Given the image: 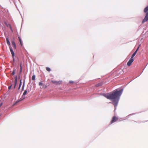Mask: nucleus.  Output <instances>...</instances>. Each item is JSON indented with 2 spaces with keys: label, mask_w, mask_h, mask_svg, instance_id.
Wrapping results in <instances>:
<instances>
[{
  "label": "nucleus",
  "mask_w": 148,
  "mask_h": 148,
  "mask_svg": "<svg viewBox=\"0 0 148 148\" xmlns=\"http://www.w3.org/2000/svg\"><path fill=\"white\" fill-rule=\"evenodd\" d=\"M122 90H115L112 93L103 94V96L107 99L112 101V103L114 105L115 108L117 106L120 97L121 95Z\"/></svg>",
  "instance_id": "1"
},
{
  "label": "nucleus",
  "mask_w": 148,
  "mask_h": 148,
  "mask_svg": "<svg viewBox=\"0 0 148 148\" xmlns=\"http://www.w3.org/2000/svg\"><path fill=\"white\" fill-rule=\"evenodd\" d=\"M7 43L8 45L10 47V49L12 55L13 57L14 56V53L12 47H10V43L8 38H6Z\"/></svg>",
  "instance_id": "2"
},
{
  "label": "nucleus",
  "mask_w": 148,
  "mask_h": 148,
  "mask_svg": "<svg viewBox=\"0 0 148 148\" xmlns=\"http://www.w3.org/2000/svg\"><path fill=\"white\" fill-rule=\"evenodd\" d=\"M118 119V118L116 116H114L112 118V120L110 122L111 124H112L113 123L117 121Z\"/></svg>",
  "instance_id": "3"
},
{
  "label": "nucleus",
  "mask_w": 148,
  "mask_h": 148,
  "mask_svg": "<svg viewBox=\"0 0 148 148\" xmlns=\"http://www.w3.org/2000/svg\"><path fill=\"white\" fill-rule=\"evenodd\" d=\"M51 82L53 84H55L56 85H59V84H61L62 83V81H57L52 80L51 81Z\"/></svg>",
  "instance_id": "4"
},
{
  "label": "nucleus",
  "mask_w": 148,
  "mask_h": 148,
  "mask_svg": "<svg viewBox=\"0 0 148 148\" xmlns=\"http://www.w3.org/2000/svg\"><path fill=\"white\" fill-rule=\"evenodd\" d=\"M134 60L133 58H131L130 59V60H129V61L127 62V65L128 66H130L132 64V63L133 62Z\"/></svg>",
  "instance_id": "5"
},
{
  "label": "nucleus",
  "mask_w": 148,
  "mask_h": 148,
  "mask_svg": "<svg viewBox=\"0 0 148 148\" xmlns=\"http://www.w3.org/2000/svg\"><path fill=\"white\" fill-rule=\"evenodd\" d=\"M148 20V13H146V16L145 17L144 19L142 22L143 23H144L145 22L147 21Z\"/></svg>",
  "instance_id": "6"
},
{
  "label": "nucleus",
  "mask_w": 148,
  "mask_h": 148,
  "mask_svg": "<svg viewBox=\"0 0 148 148\" xmlns=\"http://www.w3.org/2000/svg\"><path fill=\"white\" fill-rule=\"evenodd\" d=\"M27 90H25L23 94V95L22 96V99H21L20 101L22 100L25 98V95H26V94L27 93Z\"/></svg>",
  "instance_id": "7"
},
{
  "label": "nucleus",
  "mask_w": 148,
  "mask_h": 148,
  "mask_svg": "<svg viewBox=\"0 0 148 148\" xmlns=\"http://www.w3.org/2000/svg\"><path fill=\"white\" fill-rule=\"evenodd\" d=\"M38 85H39V86H43L42 88L44 89L46 88L47 87V86H45L43 85V83L42 82V81H41L39 83Z\"/></svg>",
  "instance_id": "8"
},
{
  "label": "nucleus",
  "mask_w": 148,
  "mask_h": 148,
  "mask_svg": "<svg viewBox=\"0 0 148 148\" xmlns=\"http://www.w3.org/2000/svg\"><path fill=\"white\" fill-rule=\"evenodd\" d=\"M139 47H138V48H137V49L136 50V51H135V52L132 55V57H131V58H133L134 57V56L136 54L138 50L139 49Z\"/></svg>",
  "instance_id": "9"
},
{
  "label": "nucleus",
  "mask_w": 148,
  "mask_h": 148,
  "mask_svg": "<svg viewBox=\"0 0 148 148\" xmlns=\"http://www.w3.org/2000/svg\"><path fill=\"white\" fill-rule=\"evenodd\" d=\"M15 82H14V88H15V87H16V84H17V77H15Z\"/></svg>",
  "instance_id": "10"
},
{
  "label": "nucleus",
  "mask_w": 148,
  "mask_h": 148,
  "mask_svg": "<svg viewBox=\"0 0 148 148\" xmlns=\"http://www.w3.org/2000/svg\"><path fill=\"white\" fill-rule=\"evenodd\" d=\"M12 45L13 46L14 49H16V46L15 43L14 41H12L11 42Z\"/></svg>",
  "instance_id": "11"
},
{
  "label": "nucleus",
  "mask_w": 148,
  "mask_h": 148,
  "mask_svg": "<svg viewBox=\"0 0 148 148\" xmlns=\"http://www.w3.org/2000/svg\"><path fill=\"white\" fill-rule=\"evenodd\" d=\"M144 12L146 14L148 13V5L145 8L144 10Z\"/></svg>",
  "instance_id": "12"
},
{
  "label": "nucleus",
  "mask_w": 148,
  "mask_h": 148,
  "mask_svg": "<svg viewBox=\"0 0 148 148\" xmlns=\"http://www.w3.org/2000/svg\"><path fill=\"white\" fill-rule=\"evenodd\" d=\"M103 84V83L102 82H100L98 84H97L96 85V86L97 87H99L101 86Z\"/></svg>",
  "instance_id": "13"
},
{
  "label": "nucleus",
  "mask_w": 148,
  "mask_h": 148,
  "mask_svg": "<svg viewBox=\"0 0 148 148\" xmlns=\"http://www.w3.org/2000/svg\"><path fill=\"white\" fill-rule=\"evenodd\" d=\"M18 38L19 40V41H20L21 45V46H22V42L21 41V38L20 37H18Z\"/></svg>",
  "instance_id": "14"
},
{
  "label": "nucleus",
  "mask_w": 148,
  "mask_h": 148,
  "mask_svg": "<svg viewBox=\"0 0 148 148\" xmlns=\"http://www.w3.org/2000/svg\"><path fill=\"white\" fill-rule=\"evenodd\" d=\"M21 80H22L21 79L20 80V84H19V87H18V89H19L20 88V87L21 85V84H22V82H21Z\"/></svg>",
  "instance_id": "15"
},
{
  "label": "nucleus",
  "mask_w": 148,
  "mask_h": 148,
  "mask_svg": "<svg viewBox=\"0 0 148 148\" xmlns=\"http://www.w3.org/2000/svg\"><path fill=\"white\" fill-rule=\"evenodd\" d=\"M46 69L47 71H49V72L51 71L50 69L48 67H46Z\"/></svg>",
  "instance_id": "16"
},
{
  "label": "nucleus",
  "mask_w": 148,
  "mask_h": 148,
  "mask_svg": "<svg viewBox=\"0 0 148 148\" xmlns=\"http://www.w3.org/2000/svg\"><path fill=\"white\" fill-rule=\"evenodd\" d=\"M35 77H36V76L35 75H33L32 77V79L33 80H35Z\"/></svg>",
  "instance_id": "17"
},
{
  "label": "nucleus",
  "mask_w": 148,
  "mask_h": 148,
  "mask_svg": "<svg viewBox=\"0 0 148 148\" xmlns=\"http://www.w3.org/2000/svg\"><path fill=\"white\" fill-rule=\"evenodd\" d=\"M8 26L10 27V29H11V31L12 32H13V30H12V27H11V25L10 24H8Z\"/></svg>",
  "instance_id": "18"
},
{
  "label": "nucleus",
  "mask_w": 148,
  "mask_h": 148,
  "mask_svg": "<svg viewBox=\"0 0 148 148\" xmlns=\"http://www.w3.org/2000/svg\"><path fill=\"white\" fill-rule=\"evenodd\" d=\"M8 26L10 27V29H11V31L12 32H13V30H12V27H11V25L10 24H8Z\"/></svg>",
  "instance_id": "19"
},
{
  "label": "nucleus",
  "mask_w": 148,
  "mask_h": 148,
  "mask_svg": "<svg viewBox=\"0 0 148 148\" xmlns=\"http://www.w3.org/2000/svg\"><path fill=\"white\" fill-rule=\"evenodd\" d=\"M15 70H14L12 71V75H14L15 74Z\"/></svg>",
  "instance_id": "20"
},
{
  "label": "nucleus",
  "mask_w": 148,
  "mask_h": 148,
  "mask_svg": "<svg viewBox=\"0 0 148 148\" xmlns=\"http://www.w3.org/2000/svg\"><path fill=\"white\" fill-rule=\"evenodd\" d=\"M74 82L73 81H69V83H70V84H73L74 83Z\"/></svg>",
  "instance_id": "21"
},
{
  "label": "nucleus",
  "mask_w": 148,
  "mask_h": 148,
  "mask_svg": "<svg viewBox=\"0 0 148 148\" xmlns=\"http://www.w3.org/2000/svg\"><path fill=\"white\" fill-rule=\"evenodd\" d=\"M12 86V85H11V86H10L8 87V88L9 90H10L11 89Z\"/></svg>",
  "instance_id": "22"
},
{
  "label": "nucleus",
  "mask_w": 148,
  "mask_h": 148,
  "mask_svg": "<svg viewBox=\"0 0 148 148\" xmlns=\"http://www.w3.org/2000/svg\"><path fill=\"white\" fill-rule=\"evenodd\" d=\"M22 68H21L20 71V73H21V72H22Z\"/></svg>",
  "instance_id": "23"
},
{
  "label": "nucleus",
  "mask_w": 148,
  "mask_h": 148,
  "mask_svg": "<svg viewBox=\"0 0 148 148\" xmlns=\"http://www.w3.org/2000/svg\"><path fill=\"white\" fill-rule=\"evenodd\" d=\"M20 68H22L21 64H20Z\"/></svg>",
  "instance_id": "24"
},
{
  "label": "nucleus",
  "mask_w": 148,
  "mask_h": 148,
  "mask_svg": "<svg viewBox=\"0 0 148 148\" xmlns=\"http://www.w3.org/2000/svg\"><path fill=\"white\" fill-rule=\"evenodd\" d=\"M2 103H1L0 104V107L2 106Z\"/></svg>",
  "instance_id": "25"
},
{
  "label": "nucleus",
  "mask_w": 148,
  "mask_h": 148,
  "mask_svg": "<svg viewBox=\"0 0 148 148\" xmlns=\"http://www.w3.org/2000/svg\"><path fill=\"white\" fill-rule=\"evenodd\" d=\"M24 84H23V86H22V88H23V87H24Z\"/></svg>",
  "instance_id": "26"
},
{
  "label": "nucleus",
  "mask_w": 148,
  "mask_h": 148,
  "mask_svg": "<svg viewBox=\"0 0 148 148\" xmlns=\"http://www.w3.org/2000/svg\"><path fill=\"white\" fill-rule=\"evenodd\" d=\"M18 78H20V76H19V77H18Z\"/></svg>",
  "instance_id": "27"
}]
</instances>
